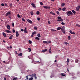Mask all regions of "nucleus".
Instances as JSON below:
<instances>
[{
    "mask_svg": "<svg viewBox=\"0 0 80 80\" xmlns=\"http://www.w3.org/2000/svg\"><path fill=\"white\" fill-rule=\"evenodd\" d=\"M48 23L49 24H50V21H48Z\"/></svg>",
    "mask_w": 80,
    "mask_h": 80,
    "instance_id": "nucleus-55",
    "label": "nucleus"
},
{
    "mask_svg": "<svg viewBox=\"0 0 80 80\" xmlns=\"http://www.w3.org/2000/svg\"><path fill=\"white\" fill-rule=\"evenodd\" d=\"M12 32L13 33H15V31L14 29L12 30Z\"/></svg>",
    "mask_w": 80,
    "mask_h": 80,
    "instance_id": "nucleus-45",
    "label": "nucleus"
},
{
    "mask_svg": "<svg viewBox=\"0 0 80 80\" xmlns=\"http://www.w3.org/2000/svg\"><path fill=\"white\" fill-rule=\"evenodd\" d=\"M35 34H36V32L35 31H34L32 33V35L31 36V37H33V35H35Z\"/></svg>",
    "mask_w": 80,
    "mask_h": 80,
    "instance_id": "nucleus-9",
    "label": "nucleus"
},
{
    "mask_svg": "<svg viewBox=\"0 0 80 80\" xmlns=\"http://www.w3.org/2000/svg\"><path fill=\"white\" fill-rule=\"evenodd\" d=\"M69 32L71 34H75V32H72V31L71 30H70Z\"/></svg>",
    "mask_w": 80,
    "mask_h": 80,
    "instance_id": "nucleus-13",
    "label": "nucleus"
},
{
    "mask_svg": "<svg viewBox=\"0 0 80 80\" xmlns=\"http://www.w3.org/2000/svg\"><path fill=\"white\" fill-rule=\"evenodd\" d=\"M66 13L68 17L70 16V15H73V13L71 11H67Z\"/></svg>",
    "mask_w": 80,
    "mask_h": 80,
    "instance_id": "nucleus-2",
    "label": "nucleus"
},
{
    "mask_svg": "<svg viewBox=\"0 0 80 80\" xmlns=\"http://www.w3.org/2000/svg\"><path fill=\"white\" fill-rule=\"evenodd\" d=\"M47 50H48L47 49H46L42 51V52H43V53H45V52L47 51Z\"/></svg>",
    "mask_w": 80,
    "mask_h": 80,
    "instance_id": "nucleus-12",
    "label": "nucleus"
},
{
    "mask_svg": "<svg viewBox=\"0 0 80 80\" xmlns=\"http://www.w3.org/2000/svg\"><path fill=\"white\" fill-rule=\"evenodd\" d=\"M12 25L13 26V27H14V23L12 22Z\"/></svg>",
    "mask_w": 80,
    "mask_h": 80,
    "instance_id": "nucleus-43",
    "label": "nucleus"
},
{
    "mask_svg": "<svg viewBox=\"0 0 80 80\" xmlns=\"http://www.w3.org/2000/svg\"><path fill=\"white\" fill-rule=\"evenodd\" d=\"M23 29H21V31L23 32Z\"/></svg>",
    "mask_w": 80,
    "mask_h": 80,
    "instance_id": "nucleus-59",
    "label": "nucleus"
},
{
    "mask_svg": "<svg viewBox=\"0 0 80 80\" xmlns=\"http://www.w3.org/2000/svg\"><path fill=\"white\" fill-rule=\"evenodd\" d=\"M80 6L78 5V6H77L76 8V11H77V12H78V11H79V9H80Z\"/></svg>",
    "mask_w": 80,
    "mask_h": 80,
    "instance_id": "nucleus-3",
    "label": "nucleus"
},
{
    "mask_svg": "<svg viewBox=\"0 0 80 80\" xmlns=\"http://www.w3.org/2000/svg\"><path fill=\"white\" fill-rule=\"evenodd\" d=\"M19 51H20V52H21V50H22V49H20V48H19Z\"/></svg>",
    "mask_w": 80,
    "mask_h": 80,
    "instance_id": "nucleus-57",
    "label": "nucleus"
},
{
    "mask_svg": "<svg viewBox=\"0 0 80 80\" xmlns=\"http://www.w3.org/2000/svg\"><path fill=\"white\" fill-rule=\"evenodd\" d=\"M30 14L31 15H33V11L31 12Z\"/></svg>",
    "mask_w": 80,
    "mask_h": 80,
    "instance_id": "nucleus-24",
    "label": "nucleus"
},
{
    "mask_svg": "<svg viewBox=\"0 0 80 80\" xmlns=\"http://www.w3.org/2000/svg\"><path fill=\"white\" fill-rule=\"evenodd\" d=\"M67 63H68L69 62V59L68 58L67 59Z\"/></svg>",
    "mask_w": 80,
    "mask_h": 80,
    "instance_id": "nucleus-33",
    "label": "nucleus"
},
{
    "mask_svg": "<svg viewBox=\"0 0 80 80\" xmlns=\"http://www.w3.org/2000/svg\"><path fill=\"white\" fill-rule=\"evenodd\" d=\"M64 44H65V45H67L68 44V42H64Z\"/></svg>",
    "mask_w": 80,
    "mask_h": 80,
    "instance_id": "nucleus-41",
    "label": "nucleus"
},
{
    "mask_svg": "<svg viewBox=\"0 0 80 80\" xmlns=\"http://www.w3.org/2000/svg\"><path fill=\"white\" fill-rule=\"evenodd\" d=\"M4 4H3V3L1 4V6H2V7H3V6H4Z\"/></svg>",
    "mask_w": 80,
    "mask_h": 80,
    "instance_id": "nucleus-49",
    "label": "nucleus"
},
{
    "mask_svg": "<svg viewBox=\"0 0 80 80\" xmlns=\"http://www.w3.org/2000/svg\"><path fill=\"white\" fill-rule=\"evenodd\" d=\"M70 36H69L68 37V40H70Z\"/></svg>",
    "mask_w": 80,
    "mask_h": 80,
    "instance_id": "nucleus-31",
    "label": "nucleus"
},
{
    "mask_svg": "<svg viewBox=\"0 0 80 80\" xmlns=\"http://www.w3.org/2000/svg\"><path fill=\"white\" fill-rule=\"evenodd\" d=\"M60 22H63V19L61 18V19H60Z\"/></svg>",
    "mask_w": 80,
    "mask_h": 80,
    "instance_id": "nucleus-50",
    "label": "nucleus"
},
{
    "mask_svg": "<svg viewBox=\"0 0 80 80\" xmlns=\"http://www.w3.org/2000/svg\"><path fill=\"white\" fill-rule=\"evenodd\" d=\"M67 71L69 72V70L68 69V68L67 69Z\"/></svg>",
    "mask_w": 80,
    "mask_h": 80,
    "instance_id": "nucleus-62",
    "label": "nucleus"
},
{
    "mask_svg": "<svg viewBox=\"0 0 80 80\" xmlns=\"http://www.w3.org/2000/svg\"><path fill=\"white\" fill-rule=\"evenodd\" d=\"M48 43H51V41H48Z\"/></svg>",
    "mask_w": 80,
    "mask_h": 80,
    "instance_id": "nucleus-52",
    "label": "nucleus"
},
{
    "mask_svg": "<svg viewBox=\"0 0 80 80\" xmlns=\"http://www.w3.org/2000/svg\"><path fill=\"white\" fill-rule=\"evenodd\" d=\"M28 49L29 50V52H31V48H28Z\"/></svg>",
    "mask_w": 80,
    "mask_h": 80,
    "instance_id": "nucleus-32",
    "label": "nucleus"
},
{
    "mask_svg": "<svg viewBox=\"0 0 80 80\" xmlns=\"http://www.w3.org/2000/svg\"><path fill=\"white\" fill-rule=\"evenodd\" d=\"M34 78H35V79H36V80L37 79V77L36 76H34Z\"/></svg>",
    "mask_w": 80,
    "mask_h": 80,
    "instance_id": "nucleus-53",
    "label": "nucleus"
},
{
    "mask_svg": "<svg viewBox=\"0 0 80 80\" xmlns=\"http://www.w3.org/2000/svg\"><path fill=\"white\" fill-rule=\"evenodd\" d=\"M51 31H52V32H54V31H55V32H56V30H55L53 29H51Z\"/></svg>",
    "mask_w": 80,
    "mask_h": 80,
    "instance_id": "nucleus-35",
    "label": "nucleus"
},
{
    "mask_svg": "<svg viewBox=\"0 0 80 80\" xmlns=\"http://www.w3.org/2000/svg\"><path fill=\"white\" fill-rule=\"evenodd\" d=\"M72 13H74V14H75V13H76V12H75V11L74 10H72Z\"/></svg>",
    "mask_w": 80,
    "mask_h": 80,
    "instance_id": "nucleus-21",
    "label": "nucleus"
},
{
    "mask_svg": "<svg viewBox=\"0 0 80 80\" xmlns=\"http://www.w3.org/2000/svg\"><path fill=\"white\" fill-rule=\"evenodd\" d=\"M36 40H40V38L38 37H36L35 38Z\"/></svg>",
    "mask_w": 80,
    "mask_h": 80,
    "instance_id": "nucleus-20",
    "label": "nucleus"
},
{
    "mask_svg": "<svg viewBox=\"0 0 80 80\" xmlns=\"http://www.w3.org/2000/svg\"><path fill=\"white\" fill-rule=\"evenodd\" d=\"M66 9V8H64L62 9V11H65Z\"/></svg>",
    "mask_w": 80,
    "mask_h": 80,
    "instance_id": "nucleus-27",
    "label": "nucleus"
},
{
    "mask_svg": "<svg viewBox=\"0 0 80 80\" xmlns=\"http://www.w3.org/2000/svg\"><path fill=\"white\" fill-rule=\"evenodd\" d=\"M37 18L38 20V21H40V18Z\"/></svg>",
    "mask_w": 80,
    "mask_h": 80,
    "instance_id": "nucleus-37",
    "label": "nucleus"
},
{
    "mask_svg": "<svg viewBox=\"0 0 80 80\" xmlns=\"http://www.w3.org/2000/svg\"><path fill=\"white\" fill-rule=\"evenodd\" d=\"M58 20H60V19H62V18L58 16Z\"/></svg>",
    "mask_w": 80,
    "mask_h": 80,
    "instance_id": "nucleus-28",
    "label": "nucleus"
},
{
    "mask_svg": "<svg viewBox=\"0 0 80 80\" xmlns=\"http://www.w3.org/2000/svg\"><path fill=\"white\" fill-rule=\"evenodd\" d=\"M4 5H5V6H7V4L6 3H5L4 4Z\"/></svg>",
    "mask_w": 80,
    "mask_h": 80,
    "instance_id": "nucleus-64",
    "label": "nucleus"
},
{
    "mask_svg": "<svg viewBox=\"0 0 80 80\" xmlns=\"http://www.w3.org/2000/svg\"><path fill=\"white\" fill-rule=\"evenodd\" d=\"M76 26H77V27H80V25H79L78 24H76Z\"/></svg>",
    "mask_w": 80,
    "mask_h": 80,
    "instance_id": "nucleus-38",
    "label": "nucleus"
},
{
    "mask_svg": "<svg viewBox=\"0 0 80 80\" xmlns=\"http://www.w3.org/2000/svg\"><path fill=\"white\" fill-rule=\"evenodd\" d=\"M50 13L51 14H52V15H55V13H54V12H53L52 11H51V12H50Z\"/></svg>",
    "mask_w": 80,
    "mask_h": 80,
    "instance_id": "nucleus-10",
    "label": "nucleus"
},
{
    "mask_svg": "<svg viewBox=\"0 0 80 80\" xmlns=\"http://www.w3.org/2000/svg\"><path fill=\"white\" fill-rule=\"evenodd\" d=\"M5 42H6L5 40H3V42H4V43H5Z\"/></svg>",
    "mask_w": 80,
    "mask_h": 80,
    "instance_id": "nucleus-63",
    "label": "nucleus"
},
{
    "mask_svg": "<svg viewBox=\"0 0 80 80\" xmlns=\"http://www.w3.org/2000/svg\"><path fill=\"white\" fill-rule=\"evenodd\" d=\"M26 78H27V80H28V76H26Z\"/></svg>",
    "mask_w": 80,
    "mask_h": 80,
    "instance_id": "nucleus-61",
    "label": "nucleus"
},
{
    "mask_svg": "<svg viewBox=\"0 0 80 80\" xmlns=\"http://www.w3.org/2000/svg\"><path fill=\"white\" fill-rule=\"evenodd\" d=\"M22 20L23 21V22H25V19L23 18H22Z\"/></svg>",
    "mask_w": 80,
    "mask_h": 80,
    "instance_id": "nucleus-44",
    "label": "nucleus"
},
{
    "mask_svg": "<svg viewBox=\"0 0 80 80\" xmlns=\"http://www.w3.org/2000/svg\"><path fill=\"white\" fill-rule=\"evenodd\" d=\"M34 30H37V27H35L34 28Z\"/></svg>",
    "mask_w": 80,
    "mask_h": 80,
    "instance_id": "nucleus-42",
    "label": "nucleus"
},
{
    "mask_svg": "<svg viewBox=\"0 0 80 80\" xmlns=\"http://www.w3.org/2000/svg\"><path fill=\"white\" fill-rule=\"evenodd\" d=\"M28 42H29V43L30 44H31V43H32V41L30 40H29Z\"/></svg>",
    "mask_w": 80,
    "mask_h": 80,
    "instance_id": "nucleus-36",
    "label": "nucleus"
},
{
    "mask_svg": "<svg viewBox=\"0 0 80 80\" xmlns=\"http://www.w3.org/2000/svg\"><path fill=\"white\" fill-rule=\"evenodd\" d=\"M33 79V78L32 77H31L29 78V80H32Z\"/></svg>",
    "mask_w": 80,
    "mask_h": 80,
    "instance_id": "nucleus-34",
    "label": "nucleus"
},
{
    "mask_svg": "<svg viewBox=\"0 0 80 80\" xmlns=\"http://www.w3.org/2000/svg\"><path fill=\"white\" fill-rule=\"evenodd\" d=\"M27 21L28 22V23H32V21H31L30 20L28 19L27 20Z\"/></svg>",
    "mask_w": 80,
    "mask_h": 80,
    "instance_id": "nucleus-6",
    "label": "nucleus"
},
{
    "mask_svg": "<svg viewBox=\"0 0 80 80\" xmlns=\"http://www.w3.org/2000/svg\"><path fill=\"white\" fill-rule=\"evenodd\" d=\"M7 27L8 30H10V25H8Z\"/></svg>",
    "mask_w": 80,
    "mask_h": 80,
    "instance_id": "nucleus-11",
    "label": "nucleus"
},
{
    "mask_svg": "<svg viewBox=\"0 0 80 80\" xmlns=\"http://www.w3.org/2000/svg\"><path fill=\"white\" fill-rule=\"evenodd\" d=\"M43 7L44 8H46V9H50V7L49 6H43Z\"/></svg>",
    "mask_w": 80,
    "mask_h": 80,
    "instance_id": "nucleus-4",
    "label": "nucleus"
},
{
    "mask_svg": "<svg viewBox=\"0 0 80 80\" xmlns=\"http://www.w3.org/2000/svg\"><path fill=\"white\" fill-rule=\"evenodd\" d=\"M22 55L23 54L21 52L18 55V56H22Z\"/></svg>",
    "mask_w": 80,
    "mask_h": 80,
    "instance_id": "nucleus-18",
    "label": "nucleus"
},
{
    "mask_svg": "<svg viewBox=\"0 0 80 80\" xmlns=\"http://www.w3.org/2000/svg\"><path fill=\"white\" fill-rule=\"evenodd\" d=\"M61 30L63 31V30H65V27L63 26L62 27V28H61Z\"/></svg>",
    "mask_w": 80,
    "mask_h": 80,
    "instance_id": "nucleus-19",
    "label": "nucleus"
},
{
    "mask_svg": "<svg viewBox=\"0 0 80 80\" xmlns=\"http://www.w3.org/2000/svg\"><path fill=\"white\" fill-rule=\"evenodd\" d=\"M56 13L58 15H59V12L58 11H57Z\"/></svg>",
    "mask_w": 80,
    "mask_h": 80,
    "instance_id": "nucleus-48",
    "label": "nucleus"
},
{
    "mask_svg": "<svg viewBox=\"0 0 80 80\" xmlns=\"http://www.w3.org/2000/svg\"><path fill=\"white\" fill-rule=\"evenodd\" d=\"M2 35H3V36L4 37H7V35H6V34H5V32H3L2 33Z\"/></svg>",
    "mask_w": 80,
    "mask_h": 80,
    "instance_id": "nucleus-15",
    "label": "nucleus"
},
{
    "mask_svg": "<svg viewBox=\"0 0 80 80\" xmlns=\"http://www.w3.org/2000/svg\"><path fill=\"white\" fill-rule=\"evenodd\" d=\"M18 18H21V17L20 16V14H18Z\"/></svg>",
    "mask_w": 80,
    "mask_h": 80,
    "instance_id": "nucleus-39",
    "label": "nucleus"
},
{
    "mask_svg": "<svg viewBox=\"0 0 80 80\" xmlns=\"http://www.w3.org/2000/svg\"><path fill=\"white\" fill-rule=\"evenodd\" d=\"M40 4L42 5H43V3H42V2H40Z\"/></svg>",
    "mask_w": 80,
    "mask_h": 80,
    "instance_id": "nucleus-60",
    "label": "nucleus"
},
{
    "mask_svg": "<svg viewBox=\"0 0 80 80\" xmlns=\"http://www.w3.org/2000/svg\"><path fill=\"white\" fill-rule=\"evenodd\" d=\"M65 3H62L61 5V7H63V6H65Z\"/></svg>",
    "mask_w": 80,
    "mask_h": 80,
    "instance_id": "nucleus-14",
    "label": "nucleus"
},
{
    "mask_svg": "<svg viewBox=\"0 0 80 80\" xmlns=\"http://www.w3.org/2000/svg\"><path fill=\"white\" fill-rule=\"evenodd\" d=\"M24 32L25 33H28V32L27 31V28H25Z\"/></svg>",
    "mask_w": 80,
    "mask_h": 80,
    "instance_id": "nucleus-7",
    "label": "nucleus"
},
{
    "mask_svg": "<svg viewBox=\"0 0 80 80\" xmlns=\"http://www.w3.org/2000/svg\"><path fill=\"white\" fill-rule=\"evenodd\" d=\"M16 37H18V36H19V34L18 33V31H16Z\"/></svg>",
    "mask_w": 80,
    "mask_h": 80,
    "instance_id": "nucleus-8",
    "label": "nucleus"
},
{
    "mask_svg": "<svg viewBox=\"0 0 80 80\" xmlns=\"http://www.w3.org/2000/svg\"><path fill=\"white\" fill-rule=\"evenodd\" d=\"M43 43H48V42H47V41H43Z\"/></svg>",
    "mask_w": 80,
    "mask_h": 80,
    "instance_id": "nucleus-29",
    "label": "nucleus"
},
{
    "mask_svg": "<svg viewBox=\"0 0 80 80\" xmlns=\"http://www.w3.org/2000/svg\"><path fill=\"white\" fill-rule=\"evenodd\" d=\"M61 24L62 25H65V23H64L63 22H62V23H61Z\"/></svg>",
    "mask_w": 80,
    "mask_h": 80,
    "instance_id": "nucleus-40",
    "label": "nucleus"
},
{
    "mask_svg": "<svg viewBox=\"0 0 80 80\" xmlns=\"http://www.w3.org/2000/svg\"><path fill=\"white\" fill-rule=\"evenodd\" d=\"M65 74H64L63 73H61V76L62 77H65Z\"/></svg>",
    "mask_w": 80,
    "mask_h": 80,
    "instance_id": "nucleus-23",
    "label": "nucleus"
},
{
    "mask_svg": "<svg viewBox=\"0 0 80 80\" xmlns=\"http://www.w3.org/2000/svg\"><path fill=\"white\" fill-rule=\"evenodd\" d=\"M61 29H62V28L60 27H58L57 28V30H60Z\"/></svg>",
    "mask_w": 80,
    "mask_h": 80,
    "instance_id": "nucleus-16",
    "label": "nucleus"
},
{
    "mask_svg": "<svg viewBox=\"0 0 80 80\" xmlns=\"http://www.w3.org/2000/svg\"><path fill=\"white\" fill-rule=\"evenodd\" d=\"M63 33H65V30L62 31Z\"/></svg>",
    "mask_w": 80,
    "mask_h": 80,
    "instance_id": "nucleus-46",
    "label": "nucleus"
},
{
    "mask_svg": "<svg viewBox=\"0 0 80 80\" xmlns=\"http://www.w3.org/2000/svg\"><path fill=\"white\" fill-rule=\"evenodd\" d=\"M58 10L59 11H61V10H62V8H59Z\"/></svg>",
    "mask_w": 80,
    "mask_h": 80,
    "instance_id": "nucleus-47",
    "label": "nucleus"
},
{
    "mask_svg": "<svg viewBox=\"0 0 80 80\" xmlns=\"http://www.w3.org/2000/svg\"><path fill=\"white\" fill-rule=\"evenodd\" d=\"M12 38H13V35H12L9 38V39H12Z\"/></svg>",
    "mask_w": 80,
    "mask_h": 80,
    "instance_id": "nucleus-25",
    "label": "nucleus"
},
{
    "mask_svg": "<svg viewBox=\"0 0 80 80\" xmlns=\"http://www.w3.org/2000/svg\"><path fill=\"white\" fill-rule=\"evenodd\" d=\"M15 53L16 54H17V55H18V53H17V51H15Z\"/></svg>",
    "mask_w": 80,
    "mask_h": 80,
    "instance_id": "nucleus-56",
    "label": "nucleus"
},
{
    "mask_svg": "<svg viewBox=\"0 0 80 80\" xmlns=\"http://www.w3.org/2000/svg\"><path fill=\"white\" fill-rule=\"evenodd\" d=\"M10 7H12V3L10 4Z\"/></svg>",
    "mask_w": 80,
    "mask_h": 80,
    "instance_id": "nucleus-58",
    "label": "nucleus"
},
{
    "mask_svg": "<svg viewBox=\"0 0 80 80\" xmlns=\"http://www.w3.org/2000/svg\"><path fill=\"white\" fill-rule=\"evenodd\" d=\"M75 62L76 63H78V60H76V61L75 60Z\"/></svg>",
    "mask_w": 80,
    "mask_h": 80,
    "instance_id": "nucleus-51",
    "label": "nucleus"
},
{
    "mask_svg": "<svg viewBox=\"0 0 80 80\" xmlns=\"http://www.w3.org/2000/svg\"><path fill=\"white\" fill-rule=\"evenodd\" d=\"M38 37L40 38L41 37V36H40V34H38Z\"/></svg>",
    "mask_w": 80,
    "mask_h": 80,
    "instance_id": "nucleus-30",
    "label": "nucleus"
},
{
    "mask_svg": "<svg viewBox=\"0 0 80 80\" xmlns=\"http://www.w3.org/2000/svg\"><path fill=\"white\" fill-rule=\"evenodd\" d=\"M31 5L32 6V7H33V8H36V6H35V4L32 3H31Z\"/></svg>",
    "mask_w": 80,
    "mask_h": 80,
    "instance_id": "nucleus-5",
    "label": "nucleus"
},
{
    "mask_svg": "<svg viewBox=\"0 0 80 80\" xmlns=\"http://www.w3.org/2000/svg\"><path fill=\"white\" fill-rule=\"evenodd\" d=\"M39 13H40V12H39V11H37V12H36V14L37 15H39Z\"/></svg>",
    "mask_w": 80,
    "mask_h": 80,
    "instance_id": "nucleus-26",
    "label": "nucleus"
},
{
    "mask_svg": "<svg viewBox=\"0 0 80 80\" xmlns=\"http://www.w3.org/2000/svg\"><path fill=\"white\" fill-rule=\"evenodd\" d=\"M5 32H7V33H9V32H10V31L8 30H5Z\"/></svg>",
    "mask_w": 80,
    "mask_h": 80,
    "instance_id": "nucleus-22",
    "label": "nucleus"
},
{
    "mask_svg": "<svg viewBox=\"0 0 80 80\" xmlns=\"http://www.w3.org/2000/svg\"><path fill=\"white\" fill-rule=\"evenodd\" d=\"M36 75H37L35 73L34 74H32V77H34L35 76H36Z\"/></svg>",
    "mask_w": 80,
    "mask_h": 80,
    "instance_id": "nucleus-17",
    "label": "nucleus"
},
{
    "mask_svg": "<svg viewBox=\"0 0 80 80\" xmlns=\"http://www.w3.org/2000/svg\"><path fill=\"white\" fill-rule=\"evenodd\" d=\"M8 16V17L9 18L11 19L12 17H11V12L10 11L8 12L5 14V16L7 17Z\"/></svg>",
    "mask_w": 80,
    "mask_h": 80,
    "instance_id": "nucleus-1",
    "label": "nucleus"
},
{
    "mask_svg": "<svg viewBox=\"0 0 80 80\" xmlns=\"http://www.w3.org/2000/svg\"><path fill=\"white\" fill-rule=\"evenodd\" d=\"M14 79H15V80H17V79H18V78H14Z\"/></svg>",
    "mask_w": 80,
    "mask_h": 80,
    "instance_id": "nucleus-54",
    "label": "nucleus"
}]
</instances>
